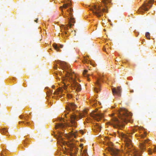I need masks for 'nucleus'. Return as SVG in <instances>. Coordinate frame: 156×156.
Masks as SVG:
<instances>
[{"mask_svg": "<svg viewBox=\"0 0 156 156\" xmlns=\"http://www.w3.org/2000/svg\"><path fill=\"white\" fill-rule=\"evenodd\" d=\"M57 63L59 64L62 70L66 72L65 75L62 79L64 89H66V86L69 85V83H71L76 91H80L81 90V86L76 81L75 74L74 72L72 71L69 66L64 62L58 61Z\"/></svg>", "mask_w": 156, "mask_h": 156, "instance_id": "1", "label": "nucleus"}, {"mask_svg": "<svg viewBox=\"0 0 156 156\" xmlns=\"http://www.w3.org/2000/svg\"><path fill=\"white\" fill-rule=\"evenodd\" d=\"M116 112L122 121H120L117 118L114 117L110 121L108 122L109 125H112L115 128L123 127L125 123L129 121L132 116L130 113L123 108H121L120 109L117 110Z\"/></svg>", "mask_w": 156, "mask_h": 156, "instance_id": "2", "label": "nucleus"}, {"mask_svg": "<svg viewBox=\"0 0 156 156\" xmlns=\"http://www.w3.org/2000/svg\"><path fill=\"white\" fill-rule=\"evenodd\" d=\"M115 136L122 137L124 139V141L126 142V146L128 149H129V151L134 153L135 156H141L140 152L133 147L131 141L127 135H125L121 132L118 131L117 133H115Z\"/></svg>", "mask_w": 156, "mask_h": 156, "instance_id": "3", "label": "nucleus"}, {"mask_svg": "<svg viewBox=\"0 0 156 156\" xmlns=\"http://www.w3.org/2000/svg\"><path fill=\"white\" fill-rule=\"evenodd\" d=\"M111 2V0H101V6L103 7L105 6V7L106 8V9L103 8L102 9H101L100 6H97L94 5L90 9V10L92 11L94 15L98 17H100L103 15V12H107V8Z\"/></svg>", "mask_w": 156, "mask_h": 156, "instance_id": "4", "label": "nucleus"}, {"mask_svg": "<svg viewBox=\"0 0 156 156\" xmlns=\"http://www.w3.org/2000/svg\"><path fill=\"white\" fill-rule=\"evenodd\" d=\"M87 112L86 110H84L83 112V115H80L79 117L76 116L75 114L70 115V117L72 126L75 127H76L77 126V123L76 121H77L79 120V118L80 119H81L83 117V116H84L87 113Z\"/></svg>", "mask_w": 156, "mask_h": 156, "instance_id": "5", "label": "nucleus"}, {"mask_svg": "<svg viewBox=\"0 0 156 156\" xmlns=\"http://www.w3.org/2000/svg\"><path fill=\"white\" fill-rule=\"evenodd\" d=\"M67 146L70 147V149L71 152L70 153V154L71 156H75L76 152V151L75 150V151L74 152L73 150L72 149V148L75 147V144L74 142H72L71 141V140H69V141L66 143Z\"/></svg>", "mask_w": 156, "mask_h": 156, "instance_id": "6", "label": "nucleus"}, {"mask_svg": "<svg viewBox=\"0 0 156 156\" xmlns=\"http://www.w3.org/2000/svg\"><path fill=\"white\" fill-rule=\"evenodd\" d=\"M90 115L91 117L98 121H99L104 116V115L103 113L99 112H96L94 111H93V112L91 113Z\"/></svg>", "mask_w": 156, "mask_h": 156, "instance_id": "7", "label": "nucleus"}, {"mask_svg": "<svg viewBox=\"0 0 156 156\" xmlns=\"http://www.w3.org/2000/svg\"><path fill=\"white\" fill-rule=\"evenodd\" d=\"M67 11L69 13V15L70 17V19L69 20V22L68 25L70 27H71L73 25L71 24L70 23H75L74 19L73 17V15L72 12H73V10L72 8L70 7L69 9H67Z\"/></svg>", "mask_w": 156, "mask_h": 156, "instance_id": "8", "label": "nucleus"}, {"mask_svg": "<svg viewBox=\"0 0 156 156\" xmlns=\"http://www.w3.org/2000/svg\"><path fill=\"white\" fill-rule=\"evenodd\" d=\"M108 151L112 156H119L120 155L121 151L118 149L110 148Z\"/></svg>", "mask_w": 156, "mask_h": 156, "instance_id": "9", "label": "nucleus"}, {"mask_svg": "<svg viewBox=\"0 0 156 156\" xmlns=\"http://www.w3.org/2000/svg\"><path fill=\"white\" fill-rule=\"evenodd\" d=\"M154 0H150L148 2V3H145L142 5V6L140 7L138 10L139 12H143L142 10H144L145 11H147L148 10V8L147 7L148 6V4H151L153 2Z\"/></svg>", "mask_w": 156, "mask_h": 156, "instance_id": "10", "label": "nucleus"}, {"mask_svg": "<svg viewBox=\"0 0 156 156\" xmlns=\"http://www.w3.org/2000/svg\"><path fill=\"white\" fill-rule=\"evenodd\" d=\"M102 80L101 77L99 78H97V81L95 83L96 87L94 88V90L97 93L100 90L101 85L100 82L102 81Z\"/></svg>", "mask_w": 156, "mask_h": 156, "instance_id": "11", "label": "nucleus"}, {"mask_svg": "<svg viewBox=\"0 0 156 156\" xmlns=\"http://www.w3.org/2000/svg\"><path fill=\"white\" fill-rule=\"evenodd\" d=\"M112 90L113 94L114 95L116 94L118 96H121V89L120 87H118L116 89L115 88H113L112 89Z\"/></svg>", "mask_w": 156, "mask_h": 156, "instance_id": "12", "label": "nucleus"}, {"mask_svg": "<svg viewBox=\"0 0 156 156\" xmlns=\"http://www.w3.org/2000/svg\"><path fill=\"white\" fill-rule=\"evenodd\" d=\"M76 107V105L73 103H69L67 106L66 107V109L67 111H69L72 109V110H74L75 109Z\"/></svg>", "mask_w": 156, "mask_h": 156, "instance_id": "13", "label": "nucleus"}, {"mask_svg": "<svg viewBox=\"0 0 156 156\" xmlns=\"http://www.w3.org/2000/svg\"><path fill=\"white\" fill-rule=\"evenodd\" d=\"M150 140L148 139L147 140H145L141 143L140 145V148L142 150H144L145 149V144H149V142Z\"/></svg>", "mask_w": 156, "mask_h": 156, "instance_id": "14", "label": "nucleus"}, {"mask_svg": "<svg viewBox=\"0 0 156 156\" xmlns=\"http://www.w3.org/2000/svg\"><path fill=\"white\" fill-rule=\"evenodd\" d=\"M65 124L62 123H57L56 125L55 128L56 129L58 128L62 129L65 126Z\"/></svg>", "mask_w": 156, "mask_h": 156, "instance_id": "15", "label": "nucleus"}, {"mask_svg": "<svg viewBox=\"0 0 156 156\" xmlns=\"http://www.w3.org/2000/svg\"><path fill=\"white\" fill-rule=\"evenodd\" d=\"M53 46L56 50L57 51H59V48H62L63 47V45H60L59 46H58L56 44H54L53 45Z\"/></svg>", "mask_w": 156, "mask_h": 156, "instance_id": "16", "label": "nucleus"}, {"mask_svg": "<svg viewBox=\"0 0 156 156\" xmlns=\"http://www.w3.org/2000/svg\"><path fill=\"white\" fill-rule=\"evenodd\" d=\"M88 72V70H86V69H85L84 70L83 72V76H85V77H88V76H89V75L88 74H87V73ZM87 80H89V78H87Z\"/></svg>", "mask_w": 156, "mask_h": 156, "instance_id": "17", "label": "nucleus"}, {"mask_svg": "<svg viewBox=\"0 0 156 156\" xmlns=\"http://www.w3.org/2000/svg\"><path fill=\"white\" fill-rule=\"evenodd\" d=\"M1 132L2 133L6 134V133L8 132L7 130L5 129H4L2 130Z\"/></svg>", "mask_w": 156, "mask_h": 156, "instance_id": "18", "label": "nucleus"}, {"mask_svg": "<svg viewBox=\"0 0 156 156\" xmlns=\"http://www.w3.org/2000/svg\"><path fill=\"white\" fill-rule=\"evenodd\" d=\"M82 156H88L87 150H84L83 151L82 154Z\"/></svg>", "mask_w": 156, "mask_h": 156, "instance_id": "19", "label": "nucleus"}, {"mask_svg": "<svg viewBox=\"0 0 156 156\" xmlns=\"http://www.w3.org/2000/svg\"><path fill=\"white\" fill-rule=\"evenodd\" d=\"M70 4L69 3L66 4H64L63 5V7L64 9H66L68 6H70Z\"/></svg>", "mask_w": 156, "mask_h": 156, "instance_id": "20", "label": "nucleus"}, {"mask_svg": "<svg viewBox=\"0 0 156 156\" xmlns=\"http://www.w3.org/2000/svg\"><path fill=\"white\" fill-rule=\"evenodd\" d=\"M145 36L148 39H150V35L149 32H147L146 33Z\"/></svg>", "mask_w": 156, "mask_h": 156, "instance_id": "21", "label": "nucleus"}, {"mask_svg": "<svg viewBox=\"0 0 156 156\" xmlns=\"http://www.w3.org/2000/svg\"><path fill=\"white\" fill-rule=\"evenodd\" d=\"M70 137H74V138H76V134L75 133H72L70 134Z\"/></svg>", "mask_w": 156, "mask_h": 156, "instance_id": "22", "label": "nucleus"}, {"mask_svg": "<svg viewBox=\"0 0 156 156\" xmlns=\"http://www.w3.org/2000/svg\"><path fill=\"white\" fill-rule=\"evenodd\" d=\"M60 91V90L58 89H57L54 92L53 94L57 95L59 94V92Z\"/></svg>", "mask_w": 156, "mask_h": 156, "instance_id": "23", "label": "nucleus"}, {"mask_svg": "<svg viewBox=\"0 0 156 156\" xmlns=\"http://www.w3.org/2000/svg\"><path fill=\"white\" fill-rule=\"evenodd\" d=\"M96 128L98 129H100L101 127V126L99 125L98 123H96Z\"/></svg>", "mask_w": 156, "mask_h": 156, "instance_id": "24", "label": "nucleus"}, {"mask_svg": "<svg viewBox=\"0 0 156 156\" xmlns=\"http://www.w3.org/2000/svg\"><path fill=\"white\" fill-rule=\"evenodd\" d=\"M21 123H24V124H28L29 123L28 122H25L24 121H21L19 123L20 124Z\"/></svg>", "mask_w": 156, "mask_h": 156, "instance_id": "25", "label": "nucleus"}, {"mask_svg": "<svg viewBox=\"0 0 156 156\" xmlns=\"http://www.w3.org/2000/svg\"><path fill=\"white\" fill-rule=\"evenodd\" d=\"M28 119V117H24L23 118V120L26 121H27Z\"/></svg>", "mask_w": 156, "mask_h": 156, "instance_id": "26", "label": "nucleus"}, {"mask_svg": "<svg viewBox=\"0 0 156 156\" xmlns=\"http://www.w3.org/2000/svg\"><path fill=\"white\" fill-rule=\"evenodd\" d=\"M148 153L149 154H151L152 153V151L151 150H149L148 151Z\"/></svg>", "mask_w": 156, "mask_h": 156, "instance_id": "27", "label": "nucleus"}, {"mask_svg": "<svg viewBox=\"0 0 156 156\" xmlns=\"http://www.w3.org/2000/svg\"><path fill=\"white\" fill-rule=\"evenodd\" d=\"M80 133L82 134H83L84 132L82 130H81L80 131Z\"/></svg>", "mask_w": 156, "mask_h": 156, "instance_id": "28", "label": "nucleus"}, {"mask_svg": "<svg viewBox=\"0 0 156 156\" xmlns=\"http://www.w3.org/2000/svg\"><path fill=\"white\" fill-rule=\"evenodd\" d=\"M24 117H23V116L22 115H20V119H23V118Z\"/></svg>", "mask_w": 156, "mask_h": 156, "instance_id": "29", "label": "nucleus"}, {"mask_svg": "<svg viewBox=\"0 0 156 156\" xmlns=\"http://www.w3.org/2000/svg\"><path fill=\"white\" fill-rule=\"evenodd\" d=\"M64 29L65 30H67L68 29V27H64Z\"/></svg>", "mask_w": 156, "mask_h": 156, "instance_id": "30", "label": "nucleus"}, {"mask_svg": "<svg viewBox=\"0 0 156 156\" xmlns=\"http://www.w3.org/2000/svg\"><path fill=\"white\" fill-rule=\"evenodd\" d=\"M3 152H1V156H4V155H3Z\"/></svg>", "mask_w": 156, "mask_h": 156, "instance_id": "31", "label": "nucleus"}, {"mask_svg": "<svg viewBox=\"0 0 156 156\" xmlns=\"http://www.w3.org/2000/svg\"><path fill=\"white\" fill-rule=\"evenodd\" d=\"M154 152H156V146L154 147Z\"/></svg>", "mask_w": 156, "mask_h": 156, "instance_id": "32", "label": "nucleus"}, {"mask_svg": "<svg viewBox=\"0 0 156 156\" xmlns=\"http://www.w3.org/2000/svg\"><path fill=\"white\" fill-rule=\"evenodd\" d=\"M53 93V91L52 90H50V93L52 94Z\"/></svg>", "mask_w": 156, "mask_h": 156, "instance_id": "33", "label": "nucleus"}, {"mask_svg": "<svg viewBox=\"0 0 156 156\" xmlns=\"http://www.w3.org/2000/svg\"><path fill=\"white\" fill-rule=\"evenodd\" d=\"M56 66H54V69H57Z\"/></svg>", "mask_w": 156, "mask_h": 156, "instance_id": "34", "label": "nucleus"}, {"mask_svg": "<svg viewBox=\"0 0 156 156\" xmlns=\"http://www.w3.org/2000/svg\"><path fill=\"white\" fill-rule=\"evenodd\" d=\"M130 92H131V93H132V92H133V90H130Z\"/></svg>", "mask_w": 156, "mask_h": 156, "instance_id": "35", "label": "nucleus"}, {"mask_svg": "<svg viewBox=\"0 0 156 156\" xmlns=\"http://www.w3.org/2000/svg\"><path fill=\"white\" fill-rule=\"evenodd\" d=\"M144 137V135H141V137L142 138H143V137Z\"/></svg>", "mask_w": 156, "mask_h": 156, "instance_id": "36", "label": "nucleus"}, {"mask_svg": "<svg viewBox=\"0 0 156 156\" xmlns=\"http://www.w3.org/2000/svg\"><path fill=\"white\" fill-rule=\"evenodd\" d=\"M60 75H62V73L61 72L60 73Z\"/></svg>", "mask_w": 156, "mask_h": 156, "instance_id": "37", "label": "nucleus"}, {"mask_svg": "<svg viewBox=\"0 0 156 156\" xmlns=\"http://www.w3.org/2000/svg\"><path fill=\"white\" fill-rule=\"evenodd\" d=\"M37 20H34V21H35V22H37Z\"/></svg>", "mask_w": 156, "mask_h": 156, "instance_id": "38", "label": "nucleus"}, {"mask_svg": "<svg viewBox=\"0 0 156 156\" xmlns=\"http://www.w3.org/2000/svg\"><path fill=\"white\" fill-rule=\"evenodd\" d=\"M143 44V42H142V44Z\"/></svg>", "mask_w": 156, "mask_h": 156, "instance_id": "39", "label": "nucleus"}, {"mask_svg": "<svg viewBox=\"0 0 156 156\" xmlns=\"http://www.w3.org/2000/svg\"><path fill=\"white\" fill-rule=\"evenodd\" d=\"M60 8H62V6H61Z\"/></svg>", "mask_w": 156, "mask_h": 156, "instance_id": "40", "label": "nucleus"}, {"mask_svg": "<svg viewBox=\"0 0 156 156\" xmlns=\"http://www.w3.org/2000/svg\"><path fill=\"white\" fill-rule=\"evenodd\" d=\"M65 34H67V32H65Z\"/></svg>", "mask_w": 156, "mask_h": 156, "instance_id": "41", "label": "nucleus"}, {"mask_svg": "<svg viewBox=\"0 0 156 156\" xmlns=\"http://www.w3.org/2000/svg\"><path fill=\"white\" fill-rule=\"evenodd\" d=\"M151 6H151V5L150 6V8L151 7Z\"/></svg>", "mask_w": 156, "mask_h": 156, "instance_id": "42", "label": "nucleus"}, {"mask_svg": "<svg viewBox=\"0 0 156 156\" xmlns=\"http://www.w3.org/2000/svg\"><path fill=\"white\" fill-rule=\"evenodd\" d=\"M149 4H148V5ZM148 6H150V5H148Z\"/></svg>", "mask_w": 156, "mask_h": 156, "instance_id": "43", "label": "nucleus"}]
</instances>
